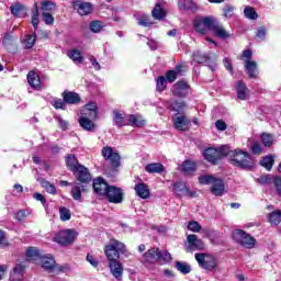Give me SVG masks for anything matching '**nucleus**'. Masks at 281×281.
Masks as SVG:
<instances>
[{
    "mask_svg": "<svg viewBox=\"0 0 281 281\" xmlns=\"http://www.w3.org/2000/svg\"><path fill=\"white\" fill-rule=\"evenodd\" d=\"M227 156L229 157L231 164L237 168H243L244 170H251L254 168V160H251V156L247 151L240 149L232 151L228 149Z\"/></svg>",
    "mask_w": 281,
    "mask_h": 281,
    "instance_id": "nucleus-1",
    "label": "nucleus"
},
{
    "mask_svg": "<svg viewBox=\"0 0 281 281\" xmlns=\"http://www.w3.org/2000/svg\"><path fill=\"white\" fill-rule=\"evenodd\" d=\"M199 181L203 186H212L211 192L214 196H223V194H225V183L223 182V179L212 175H204L199 178Z\"/></svg>",
    "mask_w": 281,
    "mask_h": 281,
    "instance_id": "nucleus-2",
    "label": "nucleus"
},
{
    "mask_svg": "<svg viewBox=\"0 0 281 281\" xmlns=\"http://www.w3.org/2000/svg\"><path fill=\"white\" fill-rule=\"evenodd\" d=\"M104 254L109 262H112L113 260H120V254H126V245L120 240L110 239V241L104 247Z\"/></svg>",
    "mask_w": 281,
    "mask_h": 281,
    "instance_id": "nucleus-3",
    "label": "nucleus"
},
{
    "mask_svg": "<svg viewBox=\"0 0 281 281\" xmlns=\"http://www.w3.org/2000/svg\"><path fill=\"white\" fill-rule=\"evenodd\" d=\"M227 155H229V147L226 145L218 148L210 147L203 151L204 159L214 166H216L223 157H227Z\"/></svg>",
    "mask_w": 281,
    "mask_h": 281,
    "instance_id": "nucleus-4",
    "label": "nucleus"
},
{
    "mask_svg": "<svg viewBox=\"0 0 281 281\" xmlns=\"http://www.w3.org/2000/svg\"><path fill=\"white\" fill-rule=\"evenodd\" d=\"M145 262H149V265H155V262H170L172 257L170 252L159 250V248H151L144 254Z\"/></svg>",
    "mask_w": 281,
    "mask_h": 281,
    "instance_id": "nucleus-5",
    "label": "nucleus"
},
{
    "mask_svg": "<svg viewBox=\"0 0 281 281\" xmlns=\"http://www.w3.org/2000/svg\"><path fill=\"white\" fill-rule=\"evenodd\" d=\"M233 239L235 243H238V245H241V247H245L246 249H254V247H256V238L243 229H235L233 232Z\"/></svg>",
    "mask_w": 281,
    "mask_h": 281,
    "instance_id": "nucleus-6",
    "label": "nucleus"
},
{
    "mask_svg": "<svg viewBox=\"0 0 281 281\" xmlns=\"http://www.w3.org/2000/svg\"><path fill=\"white\" fill-rule=\"evenodd\" d=\"M195 260L202 269L206 271H214L218 267V261L212 255L198 252L195 254Z\"/></svg>",
    "mask_w": 281,
    "mask_h": 281,
    "instance_id": "nucleus-7",
    "label": "nucleus"
},
{
    "mask_svg": "<svg viewBox=\"0 0 281 281\" xmlns=\"http://www.w3.org/2000/svg\"><path fill=\"white\" fill-rule=\"evenodd\" d=\"M53 240L61 247H67L76 240V232L71 229L60 231L54 236Z\"/></svg>",
    "mask_w": 281,
    "mask_h": 281,
    "instance_id": "nucleus-8",
    "label": "nucleus"
},
{
    "mask_svg": "<svg viewBox=\"0 0 281 281\" xmlns=\"http://www.w3.org/2000/svg\"><path fill=\"white\" fill-rule=\"evenodd\" d=\"M213 23V16L195 18L193 20V29L195 30V32H198V34H205L207 30H212Z\"/></svg>",
    "mask_w": 281,
    "mask_h": 281,
    "instance_id": "nucleus-9",
    "label": "nucleus"
},
{
    "mask_svg": "<svg viewBox=\"0 0 281 281\" xmlns=\"http://www.w3.org/2000/svg\"><path fill=\"white\" fill-rule=\"evenodd\" d=\"M101 154L106 161H110L112 168H120V154H117V151H114L112 147H103Z\"/></svg>",
    "mask_w": 281,
    "mask_h": 281,
    "instance_id": "nucleus-10",
    "label": "nucleus"
},
{
    "mask_svg": "<svg viewBox=\"0 0 281 281\" xmlns=\"http://www.w3.org/2000/svg\"><path fill=\"white\" fill-rule=\"evenodd\" d=\"M105 198L110 203L119 204L122 203V201H124V192L121 188L110 186L108 192H105Z\"/></svg>",
    "mask_w": 281,
    "mask_h": 281,
    "instance_id": "nucleus-11",
    "label": "nucleus"
},
{
    "mask_svg": "<svg viewBox=\"0 0 281 281\" xmlns=\"http://www.w3.org/2000/svg\"><path fill=\"white\" fill-rule=\"evenodd\" d=\"M187 243L188 251H201L205 249V244L196 235H188Z\"/></svg>",
    "mask_w": 281,
    "mask_h": 281,
    "instance_id": "nucleus-12",
    "label": "nucleus"
},
{
    "mask_svg": "<svg viewBox=\"0 0 281 281\" xmlns=\"http://www.w3.org/2000/svg\"><path fill=\"white\" fill-rule=\"evenodd\" d=\"M40 265L42 269L47 271L48 273H52L54 269H56V259L53 255H42L40 258Z\"/></svg>",
    "mask_w": 281,
    "mask_h": 281,
    "instance_id": "nucleus-13",
    "label": "nucleus"
},
{
    "mask_svg": "<svg viewBox=\"0 0 281 281\" xmlns=\"http://www.w3.org/2000/svg\"><path fill=\"white\" fill-rule=\"evenodd\" d=\"M75 177L77 181H80V183H91V173L89 172V169L82 165H78L76 170H74Z\"/></svg>",
    "mask_w": 281,
    "mask_h": 281,
    "instance_id": "nucleus-14",
    "label": "nucleus"
},
{
    "mask_svg": "<svg viewBox=\"0 0 281 281\" xmlns=\"http://www.w3.org/2000/svg\"><path fill=\"white\" fill-rule=\"evenodd\" d=\"M110 273L115 278V280L121 281L124 276V267L120 260L109 261Z\"/></svg>",
    "mask_w": 281,
    "mask_h": 281,
    "instance_id": "nucleus-15",
    "label": "nucleus"
},
{
    "mask_svg": "<svg viewBox=\"0 0 281 281\" xmlns=\"http://www.w3.org/2000/svg\"><path fill=\"white\" fill-rule=\"evenodd\" d=\"M172 122L177 131H188L190 128V121L183 114L173 115Z\"/></svg>",
    "mask_w": 281,
    "mask_h": 281,
    "instance_id": "nucleus-16",
    "label": "nucleus"
},
{
    "mask_svg": "<svg viewBox=\"0 0 281 281\" xmlns=\"http://www.w3.org/2000/svg\"><path fill=\"white\" fill-rule=\"evenodd\" d=\"M72 8L77 10L80 16H87V14L93 12V4L91 2L75 1Z\"/></svg>",
    "mask_w": 281,
    "mask_h": 281,
    "instance_id": "nucleus-17",
    "label": "nucleus"
},
{
    "mask_svg": "<svg viewBox=\"0 0 281 281\" xmlns=\"http://www.w3.org/2000/svg\"><path fill=\"white\" fill-rule=\"evenodd\" d=\"M109 188H111V186H109L104 179L98 178L93 180V190L99 196H105Z\"/></svg>",
    "mask_w": 281,
    "mask_h": 281,
    "instance_id": "nucleus-18",
    "label": "nucleus"
},
{
    "mask_svg": "<svg viewBox=\"0 0 281 281\" xmlns=\"http://www.w3.org/2000/svg\"><path fill=\"white\" fill-rule=\"evenodd\" d=\"M190 86L188 85L187 81L180 80L177 83L173 85L172 87V93L173 95H177V98H186L188 95V88Z\"/></svg>",
    "mask_w": 281,
    "mask_h": 281,
    "instance_id": "nucleus-19",
    "label": "nucleus"
},
{
    "mask_svg": "<svg viewBox=\"0 0 281 281\" xmlns=\"http://www.w3.org/2000/svg\"><path fill=\"white\" fill-rule=\"evenodd\" d=\"M211 32L215 34V36H217V38H229V32H227L225 30V27H223V25H221L218 23V21H216V19L213 20V24L211 26Z\"/></svg>",
    "mask_w": 281,
    "mask_h": 281,
    "instance_id": "nucleus-20",
    "label": "nucleus"
},
{
    "mask_svg": "<svg viewBox=\"0 0 281 281\" xmlns=\"http://www.w3.org/2000/svg\"><path fill=\"white\" fill-rule=\"evenodd\" d=\"M23 276H25V266L19 263L10 272V281H23Z\"/></svg>",
    "mask_w": 281,
    "mask_h": 281,
    "instance_id": "nucleus-21",
    "label": "nucleus"
},
{
    "mask_svg": "<svg viewBox=\"0 0 281 281\" xmlns=\"http://www.w3.org/2000/svg\"><path fill=\"white\" fill-rule=\"evenodd\" d=\"M93 120L95 119H91L87 115L81 114V117L79 119V124L81 128H83V131L92 133L93 131H95V123H93Z\"/></svg>",
    "mask_w": 281,
    "mask_h": 281,
    "instance_id": "nucleus-22",
    "label": "nucleus"
},
{
    "mask_svg": "<svg viewBox=\"0 0 281 281\" xmlns=\"http://www.w3.org/2000/svg\"><path fill=\"white\" fill-rule=\"evenodd\" d=\"M81 115H87L90 120H95L98 117V104L95 103H88L81 111Z\"/></svg>",
    "mask_w": 281,
    "mask_h": 281,
    "instance_id": "nucleus-23",
    "label": "nucleus"
},
{
    "mask_svg": "<svg viewBox=\"0 0 281 281\" xmlns=\"http://www.w3.org/2000/svg\"><path fill=\"white\" fill-rule=\"evenodd\" d=\"M173 190L178 196H181V194H184L186 196H192V191H190L186 182H176L173 184Z\"/></svg>",
    "mask_w": 281,
    "mask_h": 281,
    "instance_id": "nucleus-24",
    "label": "nucleus"
},
{
    "mask_svg": "<svg viewBox=\"0 0 281 281\" xmlns=\"http://www.w3.org/2000/svg\"><path fill=\"white\" fill-rule=\"evenodd\" d=\"M236 92L238 100H247V97L249 95V89L243 81H237Z\"/></svg>",
    "mask_w": 281,
    "mask_h": 281,
    "instance_id": "nucleus-25",
    "label": "nucleus"
},
{
    "mask_svg": "<svg viewBox=\"0 0 281 281\" xmlns=\"http://www.w3.org/2000/svg\"><path fill=\"white\" fill-rule=\"evenodd\" d=\"M27 82L32 89H41V77L34 70L29 72Z\"/></svg>",
    "mask_w": 281,
    "mask_h": 281,
    "instance_id": "nucleus-26",
    "label": "nucleus"
},
{
    "mask_svg": "<svg viewBox=\"0 0 281 281\" xmlns=\"http://www.w3.org/2000/svg\"><path fill=\"white\" fill-rule=\"evenodd\" d=\"M113 122L115 126L122 128V126H128V116H124L122 113L114 111L113 112Z\"/></svg>",
    "mask_w": 281,
    "mask_h": 281,
    "instance_id": "nucleus-27",
    "label": "nucleus"
},
{
    "mask_svg": "<svg viewBox=\"0 0 281 281\" xmlns=\"http://www.w3.org/2000/svg\"><path fill=\"white\" fill-rule=\"evenodd\" d=\"M67 56L75 65H82V63H85V57H82V53L78 49L68 50Z\"/></svg>",
    "mask_w": 281,
    "mask_h": 281,
    "instance_id": "nucleus-28",
    "label": "nucleus"
},
{
    "mask_svg": "<svg viewBox=\"0 0 281 281\" xmlns=\"http://www.w3.org/2000/svg\"><path fill=\"white\" fill-rule=\"evenodd\" d=\"M137 196L140 199H148L150 196V190L148 189V186L145 183H138L134 188Z\"/></svg>",
    "mask_w": 281,
    "mask_h": 281,
    "instance_id": "nucleus-29",
    "label": "nucleus"
},
{
    "mask_svg": "<svg viewBox=\"0 0 281 281\" xmlns=\"http://www.w3.org/2000/svg\"><path fill=\"white\" fill-rule=\"evenodd\" d=\"M146 125V121L139 116V115H135V114H131L127 115V126H145Z\"/></svg>",
    "mask_w": 281,
    "mask_h": 281,
    "instance_id": "nucleus-30",
    "label": "nucleus"
},
{
    "mask_svg": "<svg viewBox=\"0 0 281 281\" xmlns=\"http://www.w3.org/2000/svg\"><path fill=\"white\" fill-rule=\"evenodd\" d=\"M135 19L138 25H142L143 27H150V25H153V20L150 19V15L146 13L135 14Z\"/></svg>",
    "mask_w": 281,
    "mask_h": 281,
    "instance_id": "nucleus-31",
    "label": "nucleus"
},
{
    "mask_svg": "<svg viewBox=\"0 0 281 281\" xmlns=\"http://www.w3.org/2000/svg\"><path fill=\"white\" fill-rule=\"evenodd\" d=\"M10 10L13 16H18V19H23L27 14V10L23 4L15 3L10 7Z\"/></svg>",
    "mask_w": 281,
    "mask_h": 281,
    "instance_id": "nucleus-32",
    "label": "nucleus"
},
{
    "mask_svg": "<svg viewBox=\"0 0 281 281\" xmlns=\"http://www.w3.org/2000/svg\"><path fill=\"white\" fill-rule=\"evenodd\" d=\"M145 170L146 172H149V175H161V172H164V170L166 169L164 168V165H161L160 162H153L146 165Z\"/></svg>",
    "mask_w": 281,
    "mask_h": 281,
    "instance_id": "nucleus-33",
    "label": "nucleus"
},
{
    "mask_svg": "<svg viewBox=\"0 0 281 281\" xmlns=\"http://www.w3.org/2000/svg\"><path fill=\"white\" fill-rule=\"evenodd\" d=\"M63 98L66 104H78L80 102V94L76 92H67L63 93Z\"/></svg>",
    "mask_w": 281,
    "mask_h": 281,
    "instance_id": "nucleus-34",
    "label": "nucleus"
},
{
    "mask_svg": "<svg viewBox=\"0 0 281 281\" xmlns=\"http://www.w3.org/2000/svg\"><path fill=\"white\" fill-rule=\"evenodd\" d=\"M245 69L249 78H258V64L256 61H247L245 64Z\"/></svg>",
    "mask_w": 281,
    "mask_h": 281,
    "instance_id": "nucleus-35",
    "label": "nucleus"
},
{
    "mask_svg": "<svg viewBox=\"0 0 281 281\" xmlns=\"http://www.w3.org/2000/svg\"><path fill=\"white\" fill-rule=\"evenodd\" d=\"M151 16L156 19V21H164V19H166V11L161 8L160 4H156L151 11Z\"/></svg>",
    "mask_w": 281,
    "mask_h": 281,
    "instance_id": "nucleus-36",
    "label": "nucleus"
},
{
    "mask_svg": "<svg viewBox=\"0 0 281 281\" xmlns=\"http://www.w3.org/2000/svg\"><path fill=\"white\" fill-rule=\"evenodd\" d=\"M43 252L34 247H31L26 250V258L29 260H41Z\"/></svg>",
    "mask_w": 281,
    "mask_h": 281,
    "instance_id": "nucleus-37",
    "label": "nucleus"
},
{
    "mask_svg": "<svg viewBox=\"0 0 281 281\" xmlns=\"http://www.w3.org/2000/svg\"><path fill=\"white\" fill-rule=\"evenodd\" d=\"M182 170L184 175H192V172L196 171V164L192 160H186L182 164Z\"/></svg>",
    "mask_w": 281,
    "mask_h": 281,
    "instance_id": "nucleus-38",
    "label": "nucleus"
},
{
    "mask_svg": "<svg viewBox=\"0 0 281 281\" xmlns=\"http://www.w3.org/2000/svg\"><path fill=\"white\" fill-rule=\"evenodd\" d=\"M178 8L180 10H196V3L192 0H179Z\"/></svg>",
    "mask_w": 281,
    "mask_h": 281,
    "instance_id": "nucleus-39",
    "label": "nucleus"
},
{
    "mask_svg": "<svg viewBox=\"0 0 281 281\" xmlns=\"http://www.w3.org/2000/svg\"><path fill=\"white\" fill-rule=\"evenodd\" d=\"M176 269H178L180 271V273H183V276H188V273H190V271H192V268L190 267V265L188 262H183V261H177Z\"/></svg>",
    "mask_w": 281,
    "mask_h": 281,
    "instance_id": "nucleus-40",
    "label": "nucleus"
},
{
    "mask_svg": "<svg viewBox=\"0 0 281 281\" xmlns=\"http://www.w3.org/2000/svg\"><path fill=\"white\" fill-rule=\"evenodd\" d=\"M179 74H181V66H177L176 70L167 71V74H166L167 82H175V80H177V76H179Z\"/></svg>",
    "mask_w": 281,
    "mask_h": 281,
    "instance_id": "nucleus-41",
    "label": "nucleus"
},
{
    "mask_svg": "<svg viewBox=\"0 0 281 281\" xmlns=\"http://www.w3.org/2000/svg\"><path fill=\"white\" fill-rule=\"evenodd\" d=\"M35 43H36V33H33L32 35H26V37L23 41V45L25 49H32Z\"/></svg>",
    "mask_w": 281,
    "mask_h": 281,
    "instance_id": "nucleus-42",
    "label": "nucleus"
},
{
    "mask_svg": "<svg viewBox=\"0 0 281 281\" xmlns=\"http://www.w3.org/2000/svg\"><path fill=\"white\" fill-rule=\"evenodd\" d=\"M260 164L263 168H266V170H271V168H273V164H276V159L273 156H266L262 158Z\"/></svg>",
    "mask_w": 281,
    "mask_h": 281,
    "instance_id": "nucleus-43",
    "label": "nucleus"
},
{
    "mask_svg": "<svg viewBox=\"0 0 281 281\" xmlns=\"http://www.w3.org/2000/svg\"><path fill=\"white\" fill-rule=\"evenodd\" d=\"M167 85H168V80L166 79V77L159 76V77L156 79V89H157V91H159L160 93H161L162 91H166Z\"/></svg>",
    "mask_w": 281,
    "mask_h": 281,
    "instance_id": "nucleus-44",
    "label": "nucleus"
},
{
    "mask_svg": "<svg viewBox=\"0 0 281 281\" xmlns=\"http://www.w3.org/2000/svg\"><path fill=\"white\" fill-rule=\"evenodd\" d=\"M244 14L246 19H249L250 21H256V19H258V13L256 12V9H254V7H246L244 9Z\"/></svg>",
    "mask_w": 281,
    "mask_h": 281,
    "instance_id": "nucleus-45",
    "label": "nucleus"
},
{
    "mask_svg": "<svg viewBox=\"0 0 281 281\" xmlns=\"http://www.w3.org/2000/svg\"><path fill=\"white\" fill-rule=\"evenodd\" d=\"M193 60L194 63L203 64V63H207V60H210V57L201 53L200 50H198L193 53Z\"/></svg>",
    "mask_w": 281,
    "mask_h": 281,
    "instance_id": "nucleus-46",
    "label": "nucleus"
},
{
    "mask_svg": "<svg viewBox=\"0 0 281 281\" xmlns=\"http://www.w3.org/2000/svg\"><path fill=\"white\" fill-rule=\"evenodd\" d=\"M82 187H80L79 184H76L72 187L71 189V196L75 201H82Z\"/></svg>",
    "mask_w": 281,
    "mask_h": 281,
    "instance_id": "nucleus-47",
    "label": "nucleus"
},
{
    "mask_svg": "<svg viewBox=\"0 0 281 281\" xmlns=\"http://www.w3.org/2000/svg\"><path fill=\"white\" fill-rule=\"evenodd\" d=\"M269 223L271 225H280L281 223V211H274L269 215Z\"/></svg>",
    "mask_w": 281,
    "mask_h": 281,
    "instance_id": "nucleus-48",
    "label": "nucleus"
},
{
    "mask_svg": "<svg viewBox=\"0 0 281 281\" xmlns=\"http://www.w3.org/2000/svg\"><path fill=\"white\" fill-rule=\"evenodd\" d=\"M261 142L263 146L271 147L273 145V135L267 133L261 134Z\"/></svg>",
    "mask_w": 281,
    "mask_h": 281,
    "instance_id": "nucleus-49",
    "label": "nucleus"
},
{
    "mask_svg": "<svg viewBox=\"0 0 281 281\" xmlns=\"http://www.w3.org/2000/svg\"><path fill=\"white\" fill-rule=\"evenodd\" d=\"M42 188L48 192V194H56V187L54 184H50L47 180L41 181Z\"/></svg>",
    "mask_w": 281,
    "mask_h": 281,
    "instance_id": "nucleus-50",
    "label": "nucleus"
},
{
    "mask_svg": "<svg viewBox=\"0 0 281 281\" xmlns=\"http://www.w3.org/2000/svg\"><path fill=\"white\" fill-rule=\"evenodd\" d=\"M66 164L67 166L70 167V170H76L78 168V159H76V156H71L69 155L67 158H66Z\"/></svg>",
    "mask_w": 281,
    "mask_h": 281,
    "instance_id": "nucleus-51",
    "label": "nucleus"
},
{
    "mask_svg": "<svg viewBox=\"0 0 281 281\" xmlns=\"http://www.w3.org/2000/svg\"><path fill=\"white\" fill-rule=\"evenodd\" d=\"M33 15H32V25L34 30H38V4H34Z\"/></svg>",
    "mask_w": 281,
    "mask_h": 281,
    "instance_id": "nucleus-52",
    "label": "nucleus"
},
{
    "mask_svg": "<svg viewBox=\"0 0 281 281\" xmlns=\"http://www.w3.org/2000/svg\"><path fill=\"white\" fill-rule=\"evenodd\" d=\"M60 221H70L71 220V211L67 207L59 209Z\"/></svg>",
    "mask_w": 281,
    "mask_h": 281,
    "instance_id": "nucleus-53",
    "label": "nucleus"
},
{
    "mask_svg": "<svg viewBox=\"0 0 281 281\" xmlns=\"http://www.w3.org/2000/svg\"><path fill=\"white\" fill-rule=\"evenodd\" d=\"M56 10V4L52 1H44L42 3V11L43 12H54Z\"/></svg>",
    "mask_w": 281,
    "mask_h": 281,
    "instance_id": "nucleus-54",
    "label": "nucleus"
},
{
    "mask_svg": "<svg viewBox=\"0 0 281 281\" xmlns=\"http://www.w3.org/2000/svg\"><path fill=\"white\" fill-rule=\"evenodd\" d=\"M188 229L190 232H194L195 234H199V232H201L202 227H201V224H199V222L196 221H191L189 222L188 224Z\"/></svg>",
    "mask_w": 281,
    "mask_h": 281,
    "instance_id": "nucleus-55",
    "label": "nucleus"
},
{
    "mask_svg": "<svg viewBox=\"0 0 281 281\" xmlns=\"http://www.w3.org/2000/svg\"><path fill=\"white\" fill-rule=\"evenodd\" d=\"M172 111H176L177 113H181L183 109H186V102L183 101H176L171 104Z\"/></svg>",
    "mask_w": 281,
    "mask_h": 281,
    "instance_id": "nucleus-56",
    "label": "nucleus"
},
{
    "mask_svg": "<svg viewBox=\"0 0 281 281\" xmlns=\"http://www.w3.org/2000/svg\"><path fill=\"white\" fill-rule=\"evenodd\" d=\"M69 269L68 265H57L55 263V268L52 271V273H67V270Z\"/></svg>",
    "mask_w": 281,
    "mask_h": 281,
    "instance_id": "nucleus-57",
    "label": "nucleus"
},
{
    "mask_svg": "<svg viewBox=\"0 0 281 281\" xmlns=\"http://www.w3.org/2000/svg\"><path fill=\"white\" fill-rule=\"evenodd\" d=\"M90 30H91V32H94V34H98V32H101V30H102V22H100V21L91 22Z\"/></svg>",
    "mask_w": 281,
    "mask_h": 281,
    "instance_id": "nucleus-58",
    "label": "nucleus"
},
{
    "mask_svg": "<svg viewBox=\"0 0 281 281\" xmlns=\"http://www.w3.org/2000/svg\"><path fill=\"white\" fill-rule=\"evenodd\" d=\"M42 16H43V21L46 25H54V16H52V13L43 12Z\"/></svg>",
    "mask_w": 281,
    "mask_h": 281,
    "instance_id": "nucleus-59",
    "label": "nucleus"
},
{
    "mask_svg": "<svg viewBox=\"0 0 281 281\" xmlns=\"http://www.w3.org/2000/svg\"><path fill=\"white\" fill-rule=\"evenodd\" d=\"M224 16L226 19H232V16H234V7L227 4L224 9Z\"/></svg>",
    "mask_w": 281,
    "mask_h": 281,
    "instance_id": "nucleus-60",
    "label": "nucleus"
},
{
    "mask_svg": "<svg viewBox=\"0 0 281 281\" xmlns=\"http://www.w3.org/2000/svg\"><path fill=\"white\" fill-rule=\"evenodd\" d=\"M250 150L254 155H260L262 153V146H260L259 143H252Z\"/></svg>",
    "mask_w": 281,
    "mask_h": 281,
    "instance_id": "nucleus-61",
    "label": "nucleus"
},
{
    "mask_svg": "<svg viewBox=\"0 0 281 281\" xmlns=\"http://www.w3.org/2000/svg\"><path fill=\"white\" fill-rule=\"evenodd\" d=\"M67 102H65V100L63 101L61 99H56L53 101V105L55 106V109H63L65 110Z\"/></svg>",
    "mask_w": 281,
    "mask_h": 281,
    "instance_id": "nucleus-62",
    "label": "nucleus"
},
{
    "mask_svg": "<svg viewBox=\"0 0 281 281\" xmlns=\"http://www.w3.org/2000/svg\"><path fill=\"white\" fill-rule=\"evenodd\" d=\"M27 216H30V211L22 210L18 212V221H24Z\"/></svg>",
    "mask_w": 281,
    "mask_h": 281,
    "instance_id": "nucleus-63",
    "label": "nucleus"
},
{
    "mask_svg": "<svg viewBox=\"0 0 281 281\" xmlns=\"http://www.w3.org/2000/svg\"><path fill=\"white\" fill-rule=\"evenodd\" d=\"M274 187L277 189V192L279 194V196H281V178L280 177H276L273 180Z\"/></svg>",
    "mask_w": 281,
    "mask_h": 281,
    "instance_id": "nucleus-64",
    "label": "nucleus"
}]
</instances>
